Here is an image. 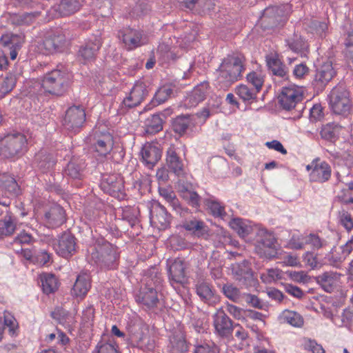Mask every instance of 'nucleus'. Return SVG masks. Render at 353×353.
<instances>
[{
	"instance_id": "obj_51",
	"label": "nucleus",
	"mask_w": 353,
	"mask_h": 353,
	"mask_svg": "<svg viewBox=\"0 0 353 353\" xmlns=\"http://www.w3.org/2000/svg\"><path fill=\"white\" fill-rule=\"evenodd\" d=\"M196 292L201 300L205 303L210 302L214 296V291L211 285L204 281H199L196 284Z\"/></svg>"
},
{
	"instance_id": "obj_8",
	"label": "nucleus",
	"mask_w": 353,
	"mask_h": 353,
	"mask_svg": "<svg viewBox=\"0 0 353 353\" xmlns=\"http://www.w3.org/2000/svg\"><path fill=\"white\" fill-rule=\"evenodd\" d=\"M99 186L103 192L118 199L125 196L123 178L119 173L101 174Z\"/></svg>"
},
{
	"instance_id": "obj_54",
	"label": "nucleus",
	"mask_w": 353,
	"mask_h": 353,
	"mask_svg": "<svg viewBox=\"0 0 353 353\" xmlns=\"http://www.w3.org/2000/svg\"><path fill=\"white\" fill-rule=\"evenodd\" d=\"M42 288L44 293L49 294L58 288V281L52 274H45L41 276Z\"/></svg>"
},
{
	"instance_id": "obj_32",
	"label": "nucleus",
	"mask_w": 353,
	"mask_h": 353,
	"mask_svg": "<svg viewBox=\"0 0 353 353\" xmlns=\"http://www.w3.org/2000/svg\"><path fill=\"white\" fill-rule=\"evenodd\" d=\"M166 163L169 170L179 176L183 174V163L176 154L175 149L170 147L166 152Z\"/></svg>"
},
{
	"instance_id": "obj_58",
	"label": "nucleus",
	"mask_w": 353,
	"mask_h": 353,
	"mask_svg": "<svg viewBox=\"0 0 353 353\" xmlns=\"http://www.w3.org/2000/svg\"><path fill=\"white\" fill-rule=\"evenodd\" d=\"M287 45L294 52H301L305 48V41L300 34L294 33L292 37L285 40Z\"/></svg>"
},
{
	"instance_id": "obj_36",
	"label": "nucleus",
	"mask_w": 353,
	"mask_h": 353,
	"mask_svg": "<svg viewBox=\"0 0 353 353\" xmlns=\"http://www.w3.org/2000/svg\"><path fill=\"white\" fill-rule=\"evenodd\" d=\"M339 274L336 272H325L316 278L317 283L327 292H333Z\"/></svg>"
},
{
	"instance_id": "obj_16",
	"label": "nucleus",
	"mask_w": 353,
	"mask_h": 353,
	"mask_svg": "<svg viewBox=\"0 0 353 353\" xmlns=\"http://www.w3.org/2000/svg\"><path fill=\"white\" fill-rule=\"evenodd\" d=\"M233 278L243 285H251L254 280V274L250 263L247 260L236 262L231 265Z\"/></svg>"
},
{
	"instance_id": "obj_43",
	"label": "nucleus",
	"mask_w": 353,
	"mask_h": 353,
	"mask_svg": "<svg viewBox=\"0 0 353 353\" xmlns=\"http://www.w3.org/2000/svg\"><path fill=\"white\" fill-rule=\"evenodd\" d=\"M168 353H187L188 345L182 335H173L170 337L168 346Z\"/></svg>"
},
{
	"instance_id": "obj_31",
	"label": "nucleus",
	"mask_w": 353,
	"mask_h": 353,
	"mask_svg": "<svg viewBox=\"0 0 353 353\" xmlns=\"http://www.w3.org/2000/svg\"><path fill=\"white\" fill-rule=\"evenodd\" d=\"M343 127L339 123L332 122L322 126L320 131L321 139L332 144L339 140Z\"/></svg>"
},
{
	"instance_id": "obj_42",
	"label": "nucleus",
	"mask_w": 353,
	"mask_h": 353,
	"mask_svg": "<svg viewBox=\"0 0 353 353\" xmlns=\"http://www.w3.org/2000/svg\"><path fill=\"white\" fill-rule=\"evenodd\" d=\"M191 123L192 120L189 114H181L172 120V128L175 133L183 136L185 134Z\"/></svg>"
},
{
	"instance_id": "obj_35",
	"label": "nucleus",
	"mask_w": 353,
	"mask_h": 353,
	"mask_svg": "<svg viewBox=\"0 0 353 353\" xmlns=\"http://www.w3.org/2000/svg\"><path fill=\"white\" fill-rule=\"evenodd\" d=\"M182 227L187 231L191 232L196 236H203L207 234L208 230L205 223L196 218L185 219L183 223Z\"/></svg>"
},
{
	"instance_id": "obj_10",
	"label": "nucleus",
	"mask_w": 353,
	"mask_h": 353,
	"mask_svg": "<svg viewBox=\"0 0 353 353\" xmlns=\"http://www.w3.org/2000/svg\"><path fill=\"white\" fill-rule=\"evenodd\" d=\"M83 5V0H59L48 11L50 19L71 17L77 13Z\"/></svg>"
},
{
	"instance_id": "obj_17",
	"label": "nucleus",
	"mask_w": 353,
	"mask_h": 353,
	"mask_svg": "<svg viewBox=\"0 0 353 353\" xmlns=\"http://www.w3.org/2000/svg\"><path fill=\"white\" fill-rule=\"evenodd\" d=\"M102 43L100 33L92 35L85 42V45L79 48V57L84 61V63L94 60L102 46Z\"/></svg>"
},
{
	"instance_id": "obj_47",
	"label": "nucleus",
	"mask_w": 353,
	"mask_h": 353,
	"mask_svg": "<svg viewBox=\"0 0 353 353\" xmlns=\"http://www.w3.org/2000/svg\"><path fill=\"white\" fill-rule=\"evenodd\" d=\"M163 118L159 114H154L148 117L145 121V132L148 134H155L163 129Z\"/></svg>"
},
{
	"instance_id": "obj_55",
	"label": "nucleus",
	"mask_w": 353,
	"mask_h": 353,
	"mask_svg": "<svg viewBox=\"0 0 353 353\" xmlns=\"http://www.w3.org/2000/svg\"><path fill=\"white\" fill-rule=\"evenodd\" d=\"M204 203L214 217L223 218L226 215L225 206L217 200L208 199Z\"/></svg>"
},
{
	"instance_id": "obj_64",
	"label": "nucleus",
	"mask_w": 353,
	"mask_h": 353,
	"mask_svg": "<svg viewBox=\"0 0 353 353\" xmlns=\"http://www.w3.org/2000/svg\"><path fill=\"white\" fill-rule=\"evenodd\" d=\"M157 54L159 59L164 62H169L175 59V54L170 51V46L165 43H161L157 48Z\"/></svg>"
},
{
	"instance_id": "obj_27",
	"label": "nucleus",
	"mask_w": 353,
	"mask_h": 353,
	"mask_svg": "<svg viewBox=\"0 0 353 353\" xmlns=\"http://www.w3.org/2000/svg\"><path fill=\"white\" fill-rule=\"evenodd\" d=\"M65 220V210L59 205L52 206L44 214L46 224L50 228L59 227Z\"/></svg>"
},
{
	"instance_id": "obj_26",
	"label": "nucleus",
	"mask_w": 353,
	"mask_h": 353,
	"mask_svg": "<svg viewBox=\"0 0 353 353\" xmlns=\"http://www.w3.org/2000/svg\"><path fill=\"white\" fill-rule=\"evenodd\" d=\"M332 174L333 170L331 165L320 158L315 172L311 176L310 182L319 184L327 183L331 180Z\"/></svg>"
},
{
	"instance_id": "obj_41",
	"label": "nucleus",
	"mask_w": 353,
	"mask_h": 353,
	"mask_svg": "<svg viewBox=\"0 0 353 353\" xmlns=\"http://www.w3.org/2000/svg\"><path fill=\"white\" fill-rule=\"evenodd\" d=\"M35 159L39 168L43 172L52 169L57 162L53 154L47 153L46 151L39 152L36 155Z\"/></svg>"
},
{
	"instance_id": "obj_60",
	"label": "nucleus",
	"mask_w": 353,
	"mask_h": 353,
	"mask_svg": "<svg viewBox=\"0 0 353 353\" xmlns=\"http://www.w3.org/2000/svg\"><path fill=\"white\" fill-rule=\"evenodd\" d=\"M244 299L250 307L262 310H267L268 308V305L254 294H245Z\"/></svg>"
},
{
	"instance_id": "obj_9",
	"label": "nucleus",
	"mask_w": 353,
	"mask_h": 353,
	"mask_svg": "<svg viewBox=\"0 0 353 353\" xmlns=\"http://www.w3.org/2000/svg\"><path fill=\"white\" fill-rule=\"evenodd\" d=\"M92 150L99 157H105L112 150L114 140L112 135L107 130L94 129L89 137Z\"/></svg>"
},
{
	"instance_id": "obj_12",
	"label": "nucleus",
	"mask_w": 353,
	"mask_h": 353,
	"mask_svg": "<svg viewBox=\"0 0 353 353\" xmlns=\"http://www.w3.org/2000/svg\"><path fill=\"white\" fill-rule=\"evenodd\" d=\"M53 246L59 256L68 259L77 252V240L70 232H64L59 236Z\"/></svg>"
},
{
	"instance_id": "obj_1",
	"label": "nucleus",
	"mask_w": 353,
	"mask_h": 353,
	"mask_svg": "<svg viewBox=\"0 0 353 353\" xmlns=\"http://www.w3.org/2000/svg\"><path fill=\"white\" fill-rule=\"evenodd\" d=\"M88 261L101 270L117 269L119 265L120 254L119 248L103 238H99L94 244L90 247Z\"/></svg>"
},
{
	"instance_id": "obj_6",
	"label": "nucleus",
	"mask_w": 353,
	"mask_h": 353,
	"mask_svg": "<svg viewBox=\"0 0 353 353\" xmlns=\"http://www.w3.org/2000/svg\"><path fill=\"white\" fill-rule=\"evenodd\" d=\"M254 242V251L261 257L273 259L276 257L277 242L272 233L265 229L258 228Z\"/></svg>"
},
{
	"instance_id": "obj_24",
	"label": "nucleus",
	"mask_w": 353,
	"mask_h": 353,
	"mask_svg": "<svg viewBox=\"0 0 353 353\" xmlns=\"http://www.w3.org/2000/svg\"><path fill=\"white\" fill-rule=\"evenodd\" d=\"M159 292L153 287L144 288L139 292L136 300L145 310L154 309L157 307L159 302Z\"/></svg>"
},
{
	"instance_id": "obj_3",
	"label": "nucleus",
	"mask_w": 353,
	"mask_h": 353,
	"mask_svg": "<svg viewBox=\"0 0 353 353\" xmlns=\"http://www.w3.org/2000/svg\"><path fill=\"white\" fill-rule=\"evenodd\" d=\"M128 342L132 347L143 352L152 351L155 342L150 334L149 327L142 319L133 317L128 323Z\"/></svg>"
},
{
	"instance_id": "obj_57",
	"label": "nucleus",
	"mask_w": 353,
	"mask_h": 353,
	"mask_svg": "<svg viewBox=\"0 0 353 353\" xmlns=\"http://www.w3.org/2000/svg\"><path fill=\"white\" fill-rule=\"evenodd\" d=\"M305 243L307 245H310L312 249L314 250H319L327 245V242L325 239L321 238L318 234L314 233H310L306 235L305 236Z\"/></svg>"
},
{
	"instance_id": "obj_20",
	"label": "nucleus",
	"mask_w": 353,
	"mask_h": 353,
	"mask_svg": "<svg viewBox=\"0 0 353 353\" xmlns=\"http://www.w3.org/2000/svg\"><path fill=\"white\" fill-rule=\"evenodd\" d=\"M335 74L336 71L332 66V63L327 61L316 69L312 85L318 89H323Z\"/></svg>"
},
{
	"instance_id": "obj_61",
	"label": "nucleus",
	"mask_w": 353,
	"mask_h": 353,
	"mask_svg": "<svg viewBox=\"0 0 353 353\" xmlns=\"http://www.w3.org/2000/svg\"><path fill=\"white\" fill-rule=\"evenodd\" d=\"M138 213L137 208L125 207L122 210L121 219L133 227L137 223Z\"/></svg>"
},
{
	"instance_id": "obj_50",
	"label": "nucleus",
	"mask_w": 353,
	"mask_h": 353,
	"mask_svg": "<svg viewBox=\"0 0 353 353\" xmlns=\"http://www.w3.org/2000/svg\"><path fill=\"white\" fill-rule=\"evenodd\" d=\"M352 208L341 206V209L337 212V219L339 223L347 231L353 230V217L349 212V210Z\"/></svg>"
},
{
	"instance_id": "obj_22",
	"label": "nucleus",
	"mask_w": 353,
	"mask_h": 353,
	"mask_svg": "<svg viewBox=\"0 0 353 353\" xmlns=\"http://www.w3.org/2000/svg\"><path fill=\"white\" fill-rule=\"evenodd\" d=\"M119 37L128 50H134L144 43L142 32L134 29L127 28L120 31Z\"/></svg>"
},
{
	"instance_id": "obj_25",
	"label": "nucleus",
	"mask_w": 353,
	"mask_h": 353,
	"mask_svg": "<svg viewBox=\"0 0 353 353\" xmlns=\"http://www.w3.org/2000/svg\"><path fill=\"white\" fill-rule=\"evenodd\" d=\"M64 35H61L57 30L49 34L43 40V46L48 54L62 52L65 48Z\"/></svg>"
},
{
	"instance_id": "obj_33",
	"label": "nucleus",
	"mask_w": 353,
	"mask_h": 353,
	"mask_svg": "<svg viewBox=\"0 0 353 353\" xmlns=\"http://www.w3.org/2000/svg\"><path fill=\"white\" fill-rule=\"evenodd\" d=\"M89 25L85 21H73L68 25L67 27L61 30H57L59 34L64 35L65 41L72 40L79 34V30H85L88 28Z\"/></svg>"
},
{
	"instance_id": "obj_11",
	"label": "nucleus",
	"mask_w": 353,
	"mask_h": 353,
	"mask_svg": "<svg viewBox=\"0 0 353 353\" xmlns=\"http://www.w3.org/2000/svg\"><path fill=\"white\" fill-rule=\"evenodd\" d=\"M287 21L284 11L277 6L266 8L260 18L261 27L264 30H272L283 26Z\"/></svg>"
},
{
	"instance_id": "obj_21",
	"label": "nucleus",
	"mask_w": 353,
	"mask_h": 353,
	"mask_svg": "<svg viewBox=\"0 0 353 353\" xmlns=\"http://www.w3.org/2000/svg\"><path fill=\"white\" fill-rule=\"evenodd\" d=\"M150 220L159 230H165L170 226L172 216L163 205L158 203L150 210Z\"/></svg>"
},
{
	"instance_id": "obj_13",
	"label": "nucleus",
	"mask_w": 353,
	"mask_h": 353,
	"mask_svg": "<svg viewBox=\"0 0 353 353\" xmlns=\"http://www.w3.org/2000/svg\"><path fill=\"white\" fill-rule=\"evenodd\" d=\"M212 319L214 333L221 338H229L236 326H239V324H234L223 309L218 310Z\"/></svg>"
},
{
	"instance_id": "obj_14",
	"label": "nucleus",
	"mask_w": 353,
	"mask_h": 353,
	"mask_svg": "<svg viewBox=\"0 0 353 353\" xmlns=\"http://www.w3.org/2000/svg\"><path fill=\"white\" fill-rule=\"evenodd\" d=\"M186 268L185 262L181 259L176 258L167 261L166 269L168 279L173 287H174L175 284L183 285L185 283L187 280L185 274Z\"/></svg>"
},
{
	"instance_id": "obj_53",
	"label": "nucleus",
	"mask_w": 353,
	"mask_h": 353,
	"mask_svg": "<svg viewBox=\"0 0 353 353\" xmlns=\"http://www.w3.org/2000/svg\"><path fill=\"white\" fill-rule=\"evenodd\" d=\"M282 319L293 327H301L303 325V318L296 312L286 310L283 312Z\"/></svg>"
},
{
	"instance_id": "obj_4",
	"label": "nucleus",
	"mask_w": 353,
	"mask_h": 353,
	"mask_svg": "<svg viewBox=\"0 0 353 353\" xmlns=\"http://www.w3.org/2000/svg\"><path fill=\"white\" fill-rule=\"evenodd\" d=\"M71 79V74L66 70L54 69L43 76L41 88L49 94L61 97L68 91Z\"/></svg>"
},
{
	"instance_id": "obj_59",
	"label": "nucleus",
	"mask_w": 353,
	"mask_h": 353,
	"mask_svg": "<svg viewBox=\"0 0 353 353\" xmlns=\"http://www.w3.org/2000/svg\"><path fill=\"white\" fill-rule=\"evenodd\" d=\"M248 83L252 85V88H255L256 90L261 91L264 79L263 75L258 72L252 71L249 72L246 76Z\"/></svg>"
},
{
	"instance_id": "obj_46",
	"label": "nucleus",
	"mask_w": 353,
	"mask_h": 353,
	"mask_svg": "<svg viewBox=\"0 0 353 353\" xmlns=\"http://www.w3.org/2000/svg\"><path fill=\"white\" fill-rule=\"evenodd\" d=\"M267 65L274 75L279 77H285L288 74L286 66L274 57H267Z\"/></svg>"
},
{
	"instance_id": "obj_38",
	"label": "nucleus",
	"mask_w": 353,
	"mask_h": 353,
	"mask_svg": "<svg viewBox=\"0 0 353 353\" xmlns=\"http://www.w3.org/2000/svg\"><path fill=\"white\" fill-rule=\"evenodd\" d=\"M235 92L245 103L251 104L256 102L260 92L249 85L241 84L236 88Z\"/></svg>"
},
{
	"instance_id": "obj_45",
	"label": "nucleus",
	"mask_w": 353,
	"mask_h": 353,
	"mask_svg": "<svg viewBox=\"0 0 353 353\" xmlns=\"http://www.w3.org/2000/svg\"><path fill=\"white\" fill-rule=\"evenodd\" d=\"M346 186L347 188L341 189L334 198V200L343 207L353 204V182L347 183Z\"/></svg>"
},
{
	"instance_id": "obj_18",
	"label": "nucleus",
	"mask_w": 353,
	"mask_h": 353,
	"mask_svg": "<svg viewBox=\"0 0 353 353\" xmlns=\"http://www.w3.org/2000/svg\"><path fill=\"white\" fill-rule=\"evenodd\" d=\"M303 100V95L295 88H283L278 97V102L282 109L290 111L295 108Z\"/></svg>"
},
{
	"instance_id": "obj_34",
	"label": "nucleus",
	"mask_w": 353,
	"mask_h": 353,
	"mask_svg": "<svg viewBox=\"0 0 353 353\" xmlns=\"http://www.w3.org/2000/svg\"><path fill=\"white\" fill-rule=\"evenodd\" d=\"M50 316L55 320L57 323L65 327H70L76 322L74 316L61 307L54 308V310L51 312Z\"/></svg>"
},
{
	"instance_id": "obj_56",
	"label": "nucleus",
	"mask_w": 353,
	"mask_h": 353,
	"mask_svg": "<svg viewBox=\"0 0 353 353\" xmlns=\"http://www.w3.org/2000/svg\"><path fill=\"white\" fill-rule=\"evenodd\" d=\"M325 259L330 265L339 268L346 258L337 247L334 246L326 255Z\"/></svg>"
},
{
	"instance_id": "obj_40",
	"label": "nucleus",
	"mask_w": 353,
	"mask_h": 353,
	"mask_svg": "<svg viewBox=\"0 0 353 353\" xmlns=\"http://www.w3.org/2000/svg\"><path fill=\"white\" fill-rule=\"evenodd\" d=\"M84 168L85 165L82 159L73 158L67 164L64 172L66 175L72 179H80Z\"/></svg>"
},
{
	"instance_id": "obj_2",
	"label": "nucleus",
	"mask_w": 353,
	"mask_h": 353,
	"mask_svg": "<svg viewBox=\"0 0 353 353\" xmlns=\"http://www.w3.org/2000/svg\"><path fill=\"white\" fill-rule=\"evenodd\" d=\"M245 62L244 55L239 52L232 53L225 57L219 68L217 87L221 90H228L232 84L240 80L245 70Z\"/></svg>"
},
{
	"instance_id": "obj_37",
	"label": "nucleus",
	"mask_w": 353,
	"mask_h": 353,
	"mask_svg": "<svg viewBox=\"0 0 353 353\" xmlns=\"http://www.w3.org/2000/svg\"><path fill=\"white\" fill-rule=\"evenodd\" d=\"M16 229L13 217L9 211L0 217V239L11 236Z\"/></svg>"
},
{
	"instance_id": "obj_15",
	"label": "nucleus",
	"mask_w": 353,
	"mask_h": 353,
	"mask_svg": "<svg viewBox=\"0 0 353 353\" xmlns=\"http://www.w3.org/2000/svg\"><path fill=\"white\" fill-rule=\"evenodd\" d=\"M85 116V110L82 106H71L65 112L63 125L67 130L77 132L84 124Z\"/></svg>"
},
{
	"instance_id": "obj_5",
	"label": "nucleus",
	"mask_w": 353,
	"mask_h": 353,
	"mask_svg": "<svg viewBox=\"0 0 353 353\" xmlns=\"http://www.w3.org/2000/svg\"><path fill=\"white\" fill-rule=\"evenodd\" d=\"M27 139L21 132L8 134L0 141V155L6 159L18 158L26 151Z\"/></svg>"
},
{
	"instance_id": "obj_29",
	"label": "nucleus",
	"mask_w": 353,
	"mask_h": 353,
	"mask_svg": "<svg viewBox=\"0 0 353 353\" xmlns=\"http://www.w3.org/2000/svg\"><path fill=\"white\" fill-rule=\"evenodd\" d=\"M230 225L242 238H245L250 234L255 233L258 228L250 221L241 218L232 219L230 222Z\"/></svg>"
},
{
	"instance_id": "obj_23",
	"label": "nucleus",
	"mask_w": 353,
	"mask_h": 353,
	"mask_svg": "<svg viewBox=\"0 0 353 353\" xmlns=\"http://www.w3.org/2000/svg\"><path fill=\"white\" fill-rule=\"evenodd\" d=\"M91 288V275L88 271H81L77 276L71 290L72 296L83 299Z\"/></svg>"
},
{
	"instance_id": "obj_49",
	"label": "nucleus",
	"mask_w": 353,
	"mask_h": 353,
	"mask_svg": "<svg viewBox=\"0 0 353 353\" xmlns=\"http://www.w3.org/2000/svg\"><path fill=\"white\" fill-rule=\"evenodd\" d=\"M192 6L190 10L194 11L199 14H206L214 8V0H191Z\"/></svg>"
},
{
	"instance_id": "obj_48",
	"label": "nucleus",
	"mask_w": 353,
	"mask_h": 353,
	"mask_svg": "<svg viewBox=\"0 0 353 353\" xmlns=\"http://www.w3.org/2000/svg\"><path fill=\"white\" fill-rule=\"evenodd\" d=\"M145 280V288L153 287L157 291L161 290L163 279L161 276V274L155 268H152L148 271Z\"/></svg>"
},
{
	"instance_id": "obj_44",
	"label": "nucleus",
	"mask_w": 353,
	"mask_h": 353,
	"mask_svg": "<svg viewBox=\"0 0 353 353\" xmlns=\"http://www.w3.org/2000/svg\"><path fill=\"white\" fill-rule=\"evenodd\" d=\"M176 86L172 83L165 84L160 87L153 97L152 101H156L158 104L164 103L176 92Z\"/></svg>"
},
{
	"instance_id": "obj_63",
	"label": "nucleus",
	"mask_w": 353,
	"mask_h": 353,
	"mask_svg": "<svg viewBox=\"0 0 353 353\" xmlns=\"http://www.w3.org/2000/svg\"><path fill=\"white\" fill-rule=\"evenodd\" d=\"M151 10V6L148 0H139L132 9V13L136 17L146 15Z\"/></svg>"
},
{
	"instance_id": "obj_7",
	"label": "nucleus",
	"mask_w": 353,
	"mask_h": 353,
	"mask_svg": "<svg viewBox=\"0 0 353 353\" xmlns=\"http://www.w3.org/2000/svg\"><path fill=\"white\" fill-rule=\"evenodd\" d=\"M329 105L334 114L347 117L352 112V106L349 92L344 89H333L329 95Z\"/></svg>"
},
{
	"instance_id": "obj_19",
	"label": "nucleus",
	"mask_w": 353,
	"mask_h": 353,
	"mask_svg": "<svg viewBox=\"0 0 353 353\" xmlns=\"http://www.w3.org/2000/svg\"><path fill=\"white\" fill-rule=\"evenodd\" d=\"M148 85L143 81H137L132 87L129 96L122 102L123 106L128 109L136 107L141 103L148 95Z\"/></svg>"
},
{
	"instance_id": "obj_28",
	"label": "nucleus",
	"mask_w": 353,
	"mask_h": 353,
	"mask_svg": "<svg viewBox=\"0 0 353 353\" xmlns=\"http://www.w3.org/2000/svg\"><path fill=\"white\" fill-rule=\"evenodd\" d=\"M141 154L142 162L149 169H152L161 157V150L151 143L145 144L142 148Z\"/></svg>"
},
{
	"instance_id": "obj_39",
	"label": "nucleus",
	"mask_w": 353,
	"mask_h": 353,
	"mask_svg": "<svg viewBox=\"0 0 353 353\" xmlns=\"http://www.w3.org/2000/svg\"><path fill=\"white\" fill-rule=\"evenodd\" d=\"M209 88L208 82L205 81L197 85L188 98L190 105L195 106L199 103L203 101L206 97Z\"/></svg>"
},
{
	"instance_id": "obj_30",
	"label": "nucleus",
	"mask_w": 353,
	"mask_h": 353,
	"mask_svg": "<svg viewBox=\"0 0 353 353\" xmlns=\"http://www.w3.org/2000/svg\"><path fill=\"white\" fill-rule=\"evenodd\" d=\"M41 14V10H34L23 14H10L8 20L14 26H28L32 23Z\"/></svg>"
},
{
	"instance_id": "obj_62",
	"label": "nucleus",
	"mask_w": 353,
	"mask_h": 353,
	"mask_svg": "<svg viewBox=\"0 0 353 353\" xmlns=\"http://www.w3.org/2000/svg\"><path fill=\"white\" fill-rule=\"evenodd\" d=\"M222 292L230 300L237 302L240 298V290L232 284L226 283L222 287Z\"/></svg>"
},
{
	"instance_id": "obj_52",
	"label": "nucleus",
	"mask_w": 353,
	"mask_h": 353,
	"mask_svg": "<svg viewBox=\"0 0 353 353\" xmlns=\"http://www.w3.org/2000/svg\"><path fill=\"white\" fill-rule=\"evenodd\" d=\"M219 346L211 340L197 341L194 345V353H219Z\"/></svg>"
}]
</instances>
